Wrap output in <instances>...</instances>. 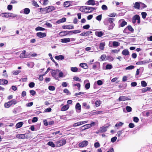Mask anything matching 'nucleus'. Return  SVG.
Returning <instances> with one entry per match:
<instances>
[{
  "instance_id": "obj_1",
  "label": "nucleus",
  "mask_w": 152,
  "mask_h": 152,
  "mask_svg": "<svg viewBox=\"0 0 152 152\" xmlns=\"http://www.w3.org/2000/svg\"><path fill=\"white\" fill-rule=\"evenodd\" d=\"M51 73L52 76L56 80H58L59 78L64 77V73L58 69L53 70Z\"/></svg>"
},
{
  "instance_id": "obj_2",
  "label": "nucleus",
  "mask_w": 152,
  "mask_h": 152,
  "mask_svg": "<svg viewBox=\"0 0 152 152\" xmlns=\"http://www.w3.org/2000/svg\"><path fill=\"white\" fill-rule=\"evenodd\" d=\"M17 103V102L15 99H13L8 102L5 103L4 104V106L6 108H9L12 104L15 105Z\"/></svg>"
},
{
  "instance_id": "obj_3",
  "label": "nucleus",
  "mask_w": 152,
  "mask_h": 152,
  "mask_svg": "<svg viewBox=\"0 0 152 152\" xmlns=\"http://www.w3.org/2000/svg\"><path fill=\"white\" fill-rule=\"evenodd\" d=\"M96 9L95 8L92 7H88L86 6H82L80 8L79 10L80 11L83 12H87V11L86 10H94Z\"/></svg>"
},
{
  "instance_id": "obj_4",
  "label": "nucleus",
  "mask_w": 152,
  "mask_h": 152,
  "mask_svg": "<svg viewBox=\"0 0 152 152\" xmlns=\"http://www.w3.org/2000/svg\"><path fill=\"white\" fill-rule=\"evenodd\" d=\"M66 142V140L65 139H61L56 142V146L57 147H60L65 145Z\"/></svg>"
},
{
  "instance_id": "obj_5",
  "label": "nucleus",
  "mask_w": 152,
  "mask_h": 152,
  "mask_svg": "<svg viewBox=\"0 0 152 152\" xmlns=\"http://www.w3.org/2000/svg\"><path fill=\"white\" fill-rule=\"evenodd\" d=\"M55 10L56 8L54 7L53 6H49L44 8L43 10L45 11L47 13L53 11Z\"/></svg>"
},
{
  "instance_id": "obj_6",
  "label": "nucleus",
  "mask_w": 152,
  "mask_h": 152,
  "mask_svg": "<svg viewBox=\"0 0 152 152\" xmlns=\"http://www.w3.org/2000/svg\"><path fill=\"white\" fill-rule=\"evenodd\" d=\"M36 36L39 38H43L46 37V34L45 33L39 32L37 33Z\"/></svg>"
},
{
  "instance_id": "obj_7",
  "label": "nucleus",
  "mask_w": 152,
  "mask_h": 152,
  "mask_svg": "<svg viewBox=\"0 0 152 152\" xmlns=\"http://www.w3.org/2000/svg\"><path fill=\"white\" fill-rule=\"evenodd\" d=\"M130 100L131 99L128 98L127 97L124 96H121L119 97V98H118V101L119 102H120L121 101H124L125 100Z\"/></svg>"
},
{
  "instance_id": "obj_8",
  "label": "nucleus",
  "mask_w": 152,
  "mask_h": 152,
  "mask_svg": "<svg viewBox=\"0 0 152 152\" xmlns=\"http://www.w3.org/2000/svg\"><path fill=\"white\" fill-rule=\"evenodd\" d=\"M16 137L19 139H25L27 138L26 134H18L16 135Z\"/></svg>"
},
{
  "instance_id": "obj_9",
  "label": "nucleus",
  "mask_w": 152,
  "mask_h": 152,
  "mask_svg": "<svg viewBox=\"0 0 152 152\" xmlns=\"http://www.w3.org/2000/svg\"><path fill=\"white\" fill-rule=\"evenodd\" d=\"M26 51L25 50H23L22 52V53H21L20 56V57L21 58H25L30 57V56H28V55H26Z\"/></svg>"
},
{
  "instance_id": "obj_10",
  "label": "nucleus",
  "mask_w": 152,
  "mask_h": 152,
  "mask_svg": "<svg viewBox=\"0 0 152 152\" xmlns=\"http://www.w3.org/2000/svg\"><path fill=\"white\" fill-rule=\"evenodd\" d=\"M88 144V142L87 141H84L80 143L79 146L80 147H83L86 146Z\"/></svg>"
},
{
  "instance_id": "obj_11",
  "label": "nucleus",
  "mask_w": 152,
  "mask_h": 152,
  "mask_svg": "<svg viewBox=\"0 0 152 152\" xmlns=\"http://www.w3.org/2000/svg\"><path fill=\"white\" fill-rule=\"evenodd\" d=\"M75 109L76 111L78 113H80L81 110V106L79 103L76 104L75 105Z\"/></svg>"
},
{
  "instance_id": "obj_12",
  "label": "nucleus",
  "mask_w": 152,
  "mask_h": 152,
  "mask_svg": "<svg viewBox=\"0 0 152 152\" xmlns=\"http://www.w3.org/2000/svg\"><path fill=\"white\" fill-rule=\"evenodd\" d=\"M133 19L135 20H137V23L139 24L140 22V18L138 15H135L133 18Z\"/></svg>"
},
{
  "instance_id": "obj_13",
  "label": "nucleus",
  "mask_w": 152,
  "mask_h": 152,
  "mask_svg": "<svg viewBox=\"0 0 152 152\" xmlns=\"http://www.w3.org/2000/svg\"><path fill=\"white\" fill-rule=\"evenodd\" d=\"M96 1L94 0H89L86 2V4L88 5H95Z\"/></svg>"
},
{
  "instance_id": "obj_14",
  "label": "nucleus",
  "mask_w": 152,
  "mask_h": 152,
  "mask_svg": "<svg viewBox=\"0 0 152 152\" xmlns=\"http://www.w3.org/2000/svg\"><path fill=\"white\" fill-rule=\"evenodd\" d=\"M84 83L86 84L85 85V87L87 89H88L90 87V83L89 82V80H85L84 81Z\"/></svg>"
},
{
  "instance_id": "obj_15",
  "label": "nucleus",
  "mask_w": 152,
  "mask_h": 152,
  "mask_svg": "<svg viewBox=\"0 0 152 152\" xmlns=\"http://www.w3.org/2000/svg\"><path fill=\"white\" fill-rule=\"evenodd\" d=\"M91 127V125L89 124L85 125L81 127V128L82 130H84Z\"/></svg>"
},
{
  "instance_id": "obj_16",
  "label": "nucleus",
  "mask_w": 152,
  "mask_h": 152,
  "mask_svg": "<svg viewBox=\"0 0 152 152\" xmlns=\"http://www.w3.org/2000/svg\"><path fill=\"white\" fill-rule=\"evenodd\" d=\"M133 7L136 9H139L140 7V2H136L134 5Z\"/></svg>"
},
{
  "instance_id": "obj_17",
  "label": "nucleus",
  "mask_w": 152,
  "mask_h": 152,
  "mask_svg": "<svg viewBox=\"0 0 152 152\" xmlns=\"http://www.w3.org/2000/svg\"><path fill=\"white\" fill-rule=\"evenodd\" d=\"M62 28L63 29H73L74 26L72 25L63 26H62Z\"/></svg>"
},
{
  "instance_id": "obj_18",
  "label": "nucleus",
  "mask_w": 152,
  "mask_h": 152,
  "mask_svg": "<svg viewBox=\"0 0 152 152\" xmlns=\"http://www.w3.org/2000/svg\"><path fill=\"white\" fill-rule=\"evenodd\" d=\"M105 45V43L104 42H103L100 43L99 46V49L101 50H103Z\"/></svg>"
},
{
  "instance_id": "obj_19",
  "label": "nucleus",
  "mask_w": 152,
  "mask_h": 152,
  "mask_svg": "<svg viewBox=\"0 0 152 152\" xmlns=\"http://www.w3.org/2000/svg\"><path fill=\"white\" fill-rule=\"evenodd\" d=\"M55 58L58 60H61L64 58V56L62 55L56 56Z\"/></svg>"
},
{
  "instance_id": "obj_20",
  "label": "nucleus",
  "mask_w": 152,
  "mask_h": 152,
  "mask_svg": "<svg viewBox=\"0 0 152 152\" xmlns=\"http://www.w3.org/2000/svg\"><path fill=\"white\" fill-rule=\"evenodd\" d=\"M69 105L68 104H66L64 105L61 108L62 111H65L67 110L69 107Z\"/></svg>"
},
{
  "instance_id": "obj_21",
  "label": "nucleus",
  "mask_w": 152,
  "mask_h": 152,
  "mask_svg": "<svg viewBox=\"0 0 152 152\" xmlns=\"http://www.w3.org/2000/svg\"><path fill=\"white\" fill-rule=\"evenodd\" d=\"M95 34L97 36L101 37L103 36V33L102 31H96Z\"/></svg>"
},
{
  "instance_id": "obj_22",
  "label": "nucleus",
  "mask_w": 152,
  "mask_h": 152,
  "mask_svg": "<svg viewBox=\"0 0 152 152\" xmlns=\"http://www.w3.org/2000/svg\"><path fill=\"white\" fill-rule=\"evenodd\" d=\"M9 13L5 12L1 14L0 16L4 18H9Z\"/></svg>"
},
{
  "instance_id": "obj_23",
  "label": "nucleus",
  "mask_w": 152,
  "mask_h": 152,
  "mask_svg": "<svg viewBox=\"0 0 152 152\" xmlns=\"http://www.w3.org/2000/svg\"><path fill=\"white\" fill-rule=\"evenodd\" d=\"M122 53L124 55L127 56L129 55V52L128 50L126 49L123 50Z\"/></svg>"
},
{
  "instance_id": "obj_24",
  "label": "nucleus",
  "mask_w": 152,
  "mask_h": 152,
  "mask_svg": "<svg viewBox=\"0 0 152 152\" xmlns=\"http://www.w3.org/2000/svg\"><path fill=\"white\" fill-rule=\"evenodd\" d=\"M66 19L65 18H63L57 21L56 22V23L59 24L60 23L64 22L66 21Z\"/></svg>"
},
{
  "instance_id": "obj_25",
  "label": "nucleus",
  "mask_w": 152,
  "mask_h": 152,
  "mask_svg": "<svg viewBox=\"0 0 152 152\" xmlns=\"http://www.w3.org/2000/svg\"><path fill=\"white\" fill-rule=\"evenodd\" d=\"M149 61H138L136 63L137 65H141L142 64H145L147 63H148Z\"/></svg>"
},
{
  "instance_id": "obj_26",
  "label": "nucleus",
  "mask_w": 152,
  "mask_h": 152,
  "mask_svg": "<svg viewBox=\"0 0 152 152\" xmlns=\"http://www.w3.org/2000/svg\"><path fill=\"white\" fill-rule=\"evenodd\" d=\"M107 126H102L99 129L102 133L104 132L107 131Z\"/></svg>"
},
{
  "instance_id": "obj_27",
  "label": "nucleus",
  "mask_w": 152,
  "mask_h": 152,
  "mask_svg": "<svg viewBox=\"0 0 152 152\" xmlns=\"http://www.w3.org/2000/svg\"><path fill=\"white\" fill-rule=\"evenodd\" d=\"M61 42L63 43H66L70 41V39L69 38H64L61 39Z\"/></svg>"
},
{
  "instance_id": "obj_28",
  "label": "nucleus",
  "mask_w": 152,
  "mask_h": 152,
  "mask_svg": "<svg viewBox=\"0 0 152 152\" xmlns=\"http://www.w3.org/2000/svg\"><path fill=\"white\" fill-rule=\"evenodd\" d=\"M71 70L73 72H77L80 71V70L78 69L76 67H72L71 68Z\"/></svg>"
},
{
  "instance_id": "obj_29",
  "label": "nucleus",
  "mask_w": 152,
  "mask_h": 152,
  "mask_svg": "<svg viewBox=\"0 0 152 152\" xmlns=\"http://www.w3.org/2000/svg\"><path fill=\"white\" fill-rule=\"evenodd\" d=\"M30 12V10L28 8H26L23 9V13L26 15L28 14Z\"/></svg>"
},
{
  "instance_id": "obj_30",
  "label": "nucleus",
  "mask_w": 152,
  "mask_h": 152,
  "mask_svg": "<svg viewBox=\"0 0 152 152\" xmlns=\"http://www.w3.org/2000/svg\"><path fill=\"white\" fill-rule=\"evenodd\" d=\"M151 89V88L150 87H145L141 89L142 92V93H145L147 91H150Z\"/></svg>"
},
{
  "instance_id": "obj_31",
  "label": "nucleus",
  "mask_w": 152,
  "mask_h": 152,
  "mask_svg": "<svg viewBox=\"0 0 152 152\" xmlns=\"http://www.w3.org/2000/svg\"><path fill=\"white\" fill-rule=\"evenodd\" d=\"M80 65L81 67L85 69H86L88 68V66L87 64L85 63H80Z\"/></svg>"
},
{
  "instance_id": "obj_32",
  "label": "nucleus",
  "mask_w": 152,
  "mask_h": 152,
  "mask_svg": "<svg viewBox=\"0 0 152 152\" xmlns=\"http://www.w3.org/2000/svg\"><path fill=\"white\" fill-rule=\"evenodd\" d=\"M23 124V123L22 122H20L18 123L16 125V129H18L21 127L22 126Z\"/></svg>"
},
{
  "instance_id": "obj_33",
  "label": "nucleus",
  "mask_w": 152,
  "mask_h": 152,
  "mask_svg": "<svg viewBox=\"0 0 152 152\" xmlns=\"http://www.w3.org/2000/svg\"><path fill=\"white\" fill-rule=\"evenodd\" d=\"M100 65L99 63L98 62H96L94 63L93 65L92 68L93 69L95 70L98 66H99Z\"/></svg>"
},
{
  "instance_id": "obj_34",
  "label": "nucleus",
  "mask_w": 152,
  "mask_h": 152,
  "mask_svg": "<svg viewBox=\"0 0 152 152\" xmlns=\"http://www.w3.org/2000/svg\"><path fill=\"white\" fill-rule=\"evenodd\" d=\"M81 31H80L79 30H74V31H70V32L72 34H76L77 33H79Z\"/></svg>"
},
{
  "instance_id": "obj_35",
  "label": "nucleus",
  "mask_w": 152,
  "mask_h": 152,
  "mask_svg": "<svg viewBox=\"0 0 152 152\" xmlns=\"http://www.w3.org/2000/svg\"><path fill=\"white\" fill-rule=\"evenodd\" d=\"M70 3L69 1H66L64 2V7H67L70 6Z\"/></svg>"
},
{
  "instance_id": "obj_36",
  "label": "nucleus",
  "mask_w": 152,
  "mask_h": 152,
  "mask_svg": "<svg viewBox=\"0 0 152 152\" xmlns=\"http://www.w3.org/2000/svg\"><path fill=\"white\" fill-rule=\"evenodd\" d=\"M120 43L116 41H113V46L114 47H117L119 46Z\"/></svg>"
},
{
  "instance_id": "obj_37",
  "label": "nucleus",
  "mask_w": 152,
  "mask_h": 152,
  "mask_svg": "<svg viewBox=\"0 0 152 152\" xmlns=\"http://www.w3.org/2000/svg\"><path fill=\"white\" fill-rule=\"evenodd\" d=\"M48 55L49 56V57H50V59L53 62H54L56 64V66H57V65H58V63L56 62L55 61V60H54V59H53V58L52 56V54H51V53H49V54H48Z\"/></svg>"
},
{
  "instance_id": "obj_38",
  "label": "nucleus",
  "mask_w": 152,
  "mask_h": 152,
  "mask_svg": "<svg viewBox=\"0 0 152 152\" xmlns=\"http://www.w3.org/2000/svg\"><path fill=\"white\" fill-rule=\"evenodd\" d=\"M45 30L44 28H42L40 26H38L35 28V30L37 31H43Z\"/></svg>"
},
{
  "instance_id": "obj_39",
  "label": "nucleus",
  "mask_w": 152,
  "mask_h": 152,
  "mask_svg": "<svg viewBox=\"0 0 152 152\" xmlns=\"http://www.w3.org/2000/svg\"><path fill=\"white\" fill-rule=\"evenodd\" d=\"M140 7L141 9H143L147 7V6L145 4L140 2Z\"/></svg>"
},
{
  "instance_id": "obj_40",
  "label": "nucleus",
  "mask_w": 152,
  "mask_h": 152,
  "mask_svg": "<svg viewBox=\"0 0 152 152\" xmlns=\"http://www.w3.org/2000/svg\"><path fill=\"white\" fill-rule=\"evenodd\" d=\"M101 103V102L100 100H97L95 104L96 107H97L99 106Z\"/></svg>"
},
{
  "instance_id": "obj_41",
  "label": "nucleus",
  "mask_w": 152,
  "mask_h": 152,
  "mask_svg": "<svg viewBox=\"0 0 152 152\" xmlns=\"http://www.w3.org/2000/svg\"><path fill=\"white\" fill-rule=\"evenodd\" d=\"M115 20V19L113 18H109L108 19V21L110 24L113 23V21Z\"/></svg>"
},
{
  "instance_id": "obj_42",
  "label": "nucleus",
  "mask_w": 152,
  "mask_h": 152,
  "mask_svg": "<svg viewBox=\"0 0 152 152\" xmlns=\"http://www.w3.org/2000/svg\"><path fill=\"white\" fill-rule=\"evenodd\" d=\"M48 144L53 147H54L55 146V145L52 141H49L48 143Z\"/></svg>"
},
{
  "instance_id": "obj_43",
  "label": "nucleus",
  "mask_w": 152,
  "mask_h": 152,
  "mask_svg": "<svg viewBox=\"0 0 152 152\" xmlns=\"http://www.w3.org/2000/svg\"><path fill=\"white\" fill-rule=\"evenodd\" d=\"M83 106L84 107H86V108L87 109H89L90 108V106L89 105H87V103L86 102H83L82 104Z\"/></svg>"
},
{
  "instance_id": "obj_44",
  "label": "nucleus",
  "mask_w": 152,
  "mask_h": 152,
  "mask_svg": "<svg viewBox=\"0 0 152 152\" xmlns=\"http://www.w3.org/2000/svg\"><path fill=\"white\" fill-rule=\"evenodd\" d=\"M126 109L128 112H131L132 110V108L129 106H127L126 107Z\"/></svg>"
},
{
  "instance_id": "obj_45",
  "label": "nucleus",
  "mask_w": 152,
  "mask_h": 152,
  "mask_svg": "<svg viewBox=\"0 0 152 152\" xmlns=\"http://www.w3.org/2000/svg\"><path fill=\"white\" fill-rule=\"evenodd\" d=\"M141 86L142 87H145L147 85V84L146 82L145 81H142L141 82Z\"/></svg>"
},
{
  "instance_id": "obj_46",
  "label": "nucleus",
  "mask_w": 152,
  "mask_h": 152,
  "mask_svg": "<svg viewBox=\"0 0 152 152\" xmlns=\"http://www.w3.org/2000/svg\"><path fill=\"white\" fill-rule=\"evenodd\" d=\"M134 67V66L133 65H130L129 66H128L127 67H126L125 69L126 70H128V69H133Z\"/></svg>"
},
{
  "instance_id": "obj_47",
  "label": "nucleus",
  "mask_w": 152,
  "mask_h": 152,
  "mask_svg": "<svg viewBox=\"0 0 152 152\" xmlns=\"http://www.w3.org/2000/svg\"><path fill=\"white\" fill-rule=\"evenodd\" d=\"M115 26V24L113 23L110 24L109 26V29H112Z\"/></svg>"
},
{
  "instance_id": "obj_48",
  "label": "nucleus",
  "mask_w": 152,
  "mask_h": 152,
  "mask_svg": "<svg viewBox=\"0 0 152 152\" xmlns=\"http://www.w3.org/2000/svg\"><path fill=\"white\" fill-rule=\"evenodd\" d=\"M48 89L50 91H54L55 89V87L53 86H50L48 87Z\"/></svg>"
},
{
  "instance_id": "obj_49",
  "label": "nucleus",
  "mask_w": 152,
  "mask_h": 152,
  "mask_svg": "<svg viewBox=\"0 0 152 152\" xmlns=\"http://www.w3.org/2000/svg\"><path fill=\"white\" fill-rule=\"evenodd\" d=\"M141 15L142 18L143 19H145L146 18L147 15V13L146 12H142L141 13Z\"/></svg>"
},
{
  "instance_id": "obj_50",
  "label": "nucleus",
  "mask_w": 152,
  "mask_h": 152,
  "mask_svg": "<svg viewBox=\"0 0 152 152\" xmlns=\"http://www.w3.org/2000/svg\"><path fill=\"white\" fill-rule=\"evenodd\" d=\"M102 9L105 10H107V7L105 5H103L102 6Z\"/></svg>"
},
{
  "instance_id": "obj_51",
  "label": "nucleus",
  "mask_w": 152,
  "mask_h": 152,
  "mask_svg": "<svg viewBox=\"0 0 152 152\" xmlns=\"http://www.w3.org/2000/svg\"><path fill=\"white\" fill-rule=\"evenodd\" d=\"M127 24V23L126 21H124L121 24V27H123L125 25Z\"/></svg>"
},
{
  "instance_id": "obj_52",
  "label": "nucleus",
  "mask_w": 152,
  "mask_h": 152,
  "mask_svg": "<svg viewBox=\"0 0 152 152\" xmlns=\"http://www.w3.org/2000/svg\"><path fill=\"white\" fill-rule=\"evenodd\" d=\"M102 15H100L96 17V19L99 21H100L102 19Z\"/></svg>"
},
{
  "instance_id": "obj_53",
  "label": "nucleus",
  "mask_w": 152,
  "mask_h": 152,
  "mask_svg": "<svg viewBox=\"0 0 152 152\" xmlns=\"http://www.w3.org/2000/svg\"><path fill=\"white\" fill-rule=\"evenodd\" d=\"M20 72V71L19 70H17L16 71H14L12 73L13 74L15 75H18Z\"/></svg>"
},
{
  "instance_id": "obj_54",
  "label": "nucleus",
  "mask_w": 152,
  "mask_h": 152,
  "mask_svg": "<svg viewBox=\"0 0 152 152\" xmlns=\"http://www.w3.org/2000/svg\"><path fill=\"white\" fill-rule=\"evenodd\" d=\"M1 82L3 83H1V84H7L8 83V81L6 80H1Z\"/></svg>"
},
{
  "instance_id": "obj_55",
  "label": "nucleus",
  "mask_w": 152,
  "mask_h": 152,
  "mask_svg": "<svg viewBox=\"0 0 152 152\" xmlns=\"http://www.w3.org/2000/svg\"><path fill=\"white\" fill-rule=\"evenodd\" d=\"M35 83L34 82H31L29 84V86L30 88H33L34 87Z\"/></svg>"
},
{
  "instance_id": "obj_56",
  "label": "nucleus",
  "mask_w": 152,
  "mask_h": 152,
  "mask_svg": "<svg viewBox=\"0 0 152 152\" xmlns=\"http://www.w3.org/2000/svg\"><path fill=\"white\" fill-rule=\"evenodd\" d=\"M128 30L131 32H133L134 31V29L131 26H129L127 27Z\"/></svg>"
},
{
  "instance_id": "obj_57",
  "label": "nucleus",
  "mask_w": 152,
  "mask_h": 152,
  "mask_svg": "<svg viewBox=\"0 0 152 152\" xmlns=\"http://www.w3.org/2000/svg\"><path fill=\"white\" fill-rule=\"evenodd\" d=\"M52 109H51V108H50V107H49V108H48L46 109H45V110H44V112H50L51 110Z\"/></svg>"
},
{
  "instance_id": "obj_58",
  "label": "nucleus",
  "mask_w": 152,
  "mask_h": 152,
  "mask_svg": "<svg viewBox=\"0 0 152 152\" xmlns=\"http://www.w3.org/2000/svg\"><path fill=\"white\" fill-rule=\"evenodd\" d=\"M117 139L116 137H114L111 139V141L112 142H114Z\"/></svg>"
},
{
  "instance_id": "obj_59",
  "label": "nucleus",
  "mask_w": 152,
  "mask_h": 152,
  "mask_svg": "<svg viewBox=\"0 0 152 152\" xmlns=\"http://www.w3.org/2000/svg\"><path fill=\"white\" fill-rule=\"evenodd\" d=\"M112 68V66L110 64H107L106 66V69H111Z\"/></svg>"
},
{
  "instance_id": "obj_60",
  "label": "nucleus",
  "mask_w": 152,
  "mask_h": 152,
  "mask_svg": "<svg viewBox=\"0 0 152 152\" xmlns=\"http://www.w3.org/2000/svg\"><path fill=\"white\" fill-rule=\"evenodd\" d=\"M117 14L115 13H111L109 16L110 17H114Z\"/></svg>"
},
{
  "instance_id": "obj_61",
  "label": "nucleus",
  "mask_w": 152,
  "mask_h": 152,
  "mask_svg": "<svg viewBox=\"0 0 152 152\" xmlns=\"http://www.w3.org/2000/svg\"><path fill=\"white\" fill-rule=\"evenodd\" d=\"M123 130L119 131L117 132V135L118 137H119L121 134L123 133Z\"/></svg>"
},
{
  "instance_id": "obj_62",
  "label": "nucleus",
  "mask_w": 152,
  "mask_h": 152,
  "mask_svg": "<svg viewBox=\"0 0 152 152\" xmlns=\"http://www.w3.org/2000/svg\"><path fill=\"white\" fill-rule=\"evenodd\" d=\"M133 121L134 122L137 123L139 121V119L136 117H134L133 118Z\"/></svg>"
},
{
  "instance_id": "obj_63",
  "label": "nucleus",
  "mask_w": 152,
  "mask_h": 152,
  "mask_svg": "<svg viewBox=\"0 0 152 152\" xmlns=\"http://www.w3.org/2000/svg\"><path fill=\"white\" fill-rule=\"evenodd\" d=\"M38 121V118L36 117H34L32 120V122L34 123L37 122Z\"/></svg>"
},
{
  "instance_id": "obj_64",
  "label": "nucleus",
  "mask_w": 152,
  "mask_h": 152,
  "mask_svg": "<svg viewBox=\"0 0 152 152\" xmlns=\"http://www.w3.org/2000/svg\"><path fill=\"white\" fill-rule=\"evenodd\" d=\"M30 94L32 96H34L36 94V92L33 90H31L30 91Z\"/></svg>"
}]
</instances>
